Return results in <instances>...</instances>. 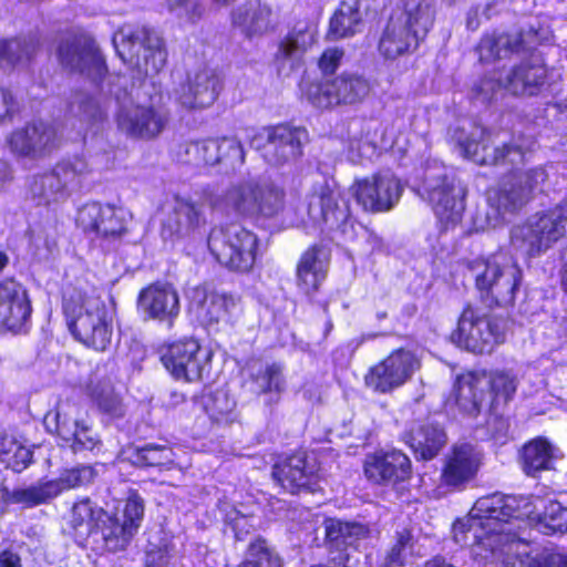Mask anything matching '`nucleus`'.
I'll return each instance as SVG.
<instances>
[{
  "instance_id": "f257e3e1",
  "label": "nucleus",
  "mask_w": 567,
  "mask_h": 567,
  "mask_svg": "<svg viewBox=\"0 0 567 567\" xmlns=\"http://www.w3.org/2000/svg\"><path fill=\"white\" fill-rule=\"evenodd\" d=\"M530 496L495 493L478 498L466 520L453 525L454 540L472 545L476 555L488 558L497 551H505L503 567H567V556L548 550H527V546L515 542L504 525L512 518L537 519L545 534L567 532V508L559 502L550 501L540 514Z\"/></svg>"
},
{
  "instance_id": "f03ea898",
  "label": "nucleus",
  "mask_w": 567,
  "mask_h": 567,
  "mask_svg": "<svg viewBox=\"0 0 567 567\" xmlns=\"http://www.w3.org/2000/svg\"><path fill=\"white\" fill-rule=\"evenodd\" d=\"M467 268L486 307L508 308L514 305L523 281V270L515 261L503 252H496L470 260Z\"/></svg>"
},
{
  "instance_id": "7ed1b4c3",
  "label": "nucleus",
  "mask_w": 567,
  "mask_h": 567,
  "mask_svg": "<svg viewBox=\"0 0 567 567\" xmlns=\"http://www.w3.org/2000/svg\"><path fill=\"white\" fill-rule=\"evenodd\" d=\"M113 44L140 82L158 74L166 64L167 52L163 39L147 27L124 25L114 34Z\"/></svg>"
},
{
  "instance_id": "20e7f679",
  "label": "nucleus",
  "mask_w": 567,
  "mask_h": 567,
  "mask_svg": "<svg viewBox=\"0 0 567 567\" xmlns=\"http://www.w3.org/2000/svg\"><path fill=\"white\" fill-rule=\"evenodd\" d=\"M63 309L69 329L76 340L96 351L106 350L113 329L100 298L74 292L64 296Z\"/></svg>"
},
{
  "instance_id": "39448f33",
  "label": "nucleus",
  "mask_w": 567,
  "mask_h": 567,
  "mask_svg": "<svg viewBox=\"0 0 567 567\" xmlns=\"http://www.w3.org/2000/svg\"><path fill=\"white\" fill-rule=\"evenodd\" d=\"M567 207L557 205L536 213L512 229L513 246L528 258H537L550 249L566 233Z\"/></svg>"
},
{
  "instance_id": "423d86ee",
  "label": "nucleus",
  "mask_w": 567,
  "mask_h": 567,
  "mask_svg": "<svg viewBox=\"0 0 567 567\" xmlns=\"http://www.w3.org/2000/svg\"><path fill=\"white\" fill-rule=\"evenodd\" d=\"M214 258L231 271L248 272L256 262L258 238L239 224L214 227L207 238Z\"/></svg>"
},
{
  "instance_id": "0eeeda50",
  "label": "nucleus",
  "mask_w": 567,
  "mask_h": 567,
  "mask_svg": "<svg viewBox=\"0 0 567 567\" xmlns=\"http://www.w3.org/2000/svg\"><path fill=\"white\" fill-rule=\"evenodd\" d=\"M432 22V9L422 3L391 18L379 42L381 54L386 59H396L411 53L426 35Z\"/></svg>"
},
{
  "instance_id": "6e6552de",
  "label": "nucleus",
  "mask_w": 567,
  "mask_h": 567,
  "mask_svg": "<svg viewBox=\"0 0 567 567\" xmlns=\"http://www.w3.org/2000/svg\"><path fill=\"white\" fill-rule=\"evenodd\" d=\"M453 138L460 146L463 155L478 165H520L527 161L534 142L513 138L509 143L489 150L487 134L484 127L475 125L468 134L464 128H457Z\"/></svg>"
},
{
  "instance_id": "1a4fd4ad",
  "label": "nucleus",
  "mask_w": 567,
  "mask_h": 567,
  "mask_svg": "<svg viewBox=\"0 0 567 567\" xmlns=\"http://www.w3.org/2000/svg\"><path fill=\"white\" fill-rule=\"evenodd\" d=\"M547 181L548 173L543 166L512 171L488 192V203L499 214L515 213L542 192Z\"/></svg>"
},
{
  "instance_id": "9d476101",
  "label": "nucleus",
  "mask_w": 567,
  "mask_h": 567,
  "mask_svg": "<svg viewBox=\"0 0 567 567\" xmlns=\"http://www.w3.org/2000/svg\"><path fill=\"white\" fill-rule=\"evenodd\" d=\"M507 321L499 317H478L472 306L464 308L452 341L473 353H489L505 341Z\"/></svg>"
},
{
  "instance_id": "9b49d317",
  "label": "nucleus",
  "mask_w": 567,
  "mask_h": 567,
  "mask_svg": "<svg viewBox=\"0 0 567 567\" xmlns=\"http://www.w3.org/2000/svg\"><path fill=\"white\" fill-rule=\"evenodd\" d=\"M370 91L371 84L363 75L343 72L334 78L308 84L305 95L316 107L330 109L338 105H357L364 101Z\"/></svg>"
},
{
  "instance_id": "f8f14e48",
  "label": "nucleus",
  "mask_w": 567,
  "mask_h": 567,
  "mask_svg": "<svg viewBox=\"0 0 567 567\" xmlns=\"http://www.w3.org/2000/svg\"><path fill=\"white\" fill-rule=\"evenodd\" d=\"M171 113L162 95L156 94L147 102L122 107L116 114L118 130L126 136L151 141L167 127Z\"/></svg>"
},
{
  "instance_id": "ddd939ff",
  "label": "nucleus",
  "mask_w": 567,
  "mask_h": 567,
  "mask_svg": "<svg viewBox=\"0 0 567 567\" xmlns=\"http://www.w3.org/2000/svg\"><path fill=\"white\" fill-rule=\"evenodd\" d=\"M306 141V130L280 124L260 128L251 137L250 144L261 152L269 164L280 166L296 161L302 154Z\"/></svg>"
},
{
  "instance_id": "4468645a",
  "label": "nucleus",
  "mask_w": 567,
  "mask_h": 567,
  "mask_svg": "<svg viewBox=\"0 0 567 567\" xmlns=\"http://www.w3.org/2000/svg\"><path fill=\"white\" fill-rule=\"evenodd\" d=\"M60 63L72 72L99 82L106 73V66L95 42L86 37H68L58 48Z\"/></svg>"
},
{
  "instance_id": "2eb2a0df",
  "label": "nucleus",
  "mask_w": 567,
  "mask_h": 567,
  "mask_svg": "<svg viewBox=\"0 0 567 567\" xmlns=\"http://www.w3.org/2000/svg\"><path fill=\"white\" fill-rule=\"evenodd\" d=\"M417 368L419 361L411 351L394 350L369 370L365 384L375 392L388 393L403 385Z\"/></svg>"
},
{
  "instance_id": "dca6fc26",
  "label": "nucleus",
  "mask_w": 567,
  "mask_h": 567,
  "mask_svg": "<svg viewBox=\"0 0 567 567\" xmlns=\"http://www.w3.org/2000/svg\"><path fill=\"white\" fill-rule=\"evenodd\" d=\"M161 360L171 374L188 382L202 379L208 357L202 351L195 339H184L168 344Z\"/></svg>"
},
{
  "instance_id": "f3484780",
  "label": "nucleus",
  "mask_w": 567,
  "mask_h": 567,
  "mask_svg": "<svg viewBox=\"0 0 567 567\" xmlns=\"http://www.w3.org/2000/svg\"><path fill=\"white\" fill-rule=\"evenodd\" d=\"M358 204L368 212H385L399 200L401 184L392 174H375L357 181L351 187Z\"/></svg>"
},
{
  "instance_id": "a211bd4d",
  "label": "nucleus",
  "mask_w": 567,
  "mask_h": 567,
  "mask_svg": "<svg viewBox=\"0 0 567 567\" xmlns=\"http://www.w3.org/2000/svg\"><path fill=\"white\" fill-rule=\"evenodd\" d=\"M308 215L317 225L339 228L347 223L350 210L340 193L327 182L316 184L308 195Z\"/></svg>"
},
{
  "instance_id": "6ab92c4d",
  "label": "nucleus",
  "mask_w": 567,
  "mask_h": 567,
  "mask_svg": "<svg viewBox=\"0 0 567 567\" xmlns=\"http://www.w3.org/2000/svg\"><path fill=\"white\" fill-rule=\"evenodd\" d=\"M11 151L20 156L40 158L58 146L55 128L42 121L27 124L8 138Z\"/></svg>"
},
{
  "instance_id": "aec40b11",
  "label": "nucleus",
  "mask_w": 567,
  "mask_h": 567,
  "mask_svg": "<svg viewBox=\"0 0 567 567\" xmlns=\"http://www.w3.org/2000/svg\"><path fill=\"white\" fill-rule=\"evenodd\" d=\"M272 478L290 494L312 492L317 484V466L305 453H297L272 466Z\"/></svg>"
},
{
  "instance_id": "412c9836",
  "label": "nucleus",
  "mask_w": 567,
  "mask_h": 567,
  "mask_svg": "<svg viewBox=\"0 0 567 567\" xmlns=\"http://www.w3.org/2000/svg\"><path fill=\"white\" fill-rule=\"evenodd\" d=\"M220 89L216 71L204 66L187 74L186 82L177 91V100L189 110L208 107L216 101Z\"/></svg>"
},
{
  "instance_id": "4be33fe9",
  "label": "nucleus",
  "mask_w": 567,
  "mask_h": 567,
  "mask_svg": "<svg viewBox=\"0 0 567 567\" xmlns=\"http://www.w3.org/2000/svg\"><path fill=\"white\" fill-rule=\"evenodd\" d=\"M205 224L203 204L176 197L172 210L162 224L161 236L165 241H175L192 236Z\"/></svg>"
},
{
  "instance_id": "5701e85b",
  "label": "nucleus",
  "mask_w": 567,
  "mask_h": 567,
  "mask_svg": "<svg viewBox=\"0 0 567 567\" xmlns=\"http://www.w3.org/2000/svg\"><path fill=\"white\" fill-rule=\"evenodd\" d=\"M411 473L410 458L399 450L370 454L364 461V475L374 484L395 485L409 480Z\"/></svg>"
},
{
  "instance_id": "b1692460",
  "label": "nucleus",
  "mask_w": 567,
  "mask_h": 567,
  "mask_svg": "<svg viewBox=\"0 0 567 567\" xmlns=\"http://www.w3.org/2000/svg\"><path fill=\"white\" fill-rule=\"evenodd\" d=\"M27 290L16 280L0 284V324L17 332L22 329L31 315Z\"/></svg>"
},
{
  "instance_id": "393cba45",
  "label": "nucleus",
  "mask_w": 567,
  "mask_h": 567,
  "mask_svg": "<svg viewBox=\"0 0 567 567\" xmlns=\"http://www.w3.org/2000/svg\"><path fill=\"white\" fill-rule=\"evenodd\" d=\"M536 34L529 30L527 32H492L482 37L476 47L478 59L482 63H492L497 60L507 59L514 53L532 47Z\"/></svg>"
},
{
  "instance_id": "a878e982",
  "label": "nucleus",
  "mask_w": 567,
  "mask_h": 567,
  "mask_svg": "<svg viewBox=\"0 0 567 567\" xmlns=\"http://www.w3.org/2000/svg\"><path fill=\"white\" fill-rule=\"evenodd\" d=\"M536 34L529 30L527 32H492L482 37L476 47L478 59L482 63H492L497 60L507 59L514 53L532 47Z\"/></svg>"
},
{
  "instance_id": "bb28decb",
  "label": "nucleus",
  "mask_w": 567,
  "mask_h": 567,
  "mask_svg": "<svg viewBox=\"0 0 567 567\" xmlns=\"http://www.w3.org/2000/svg\"><path fill=\"white\" fill-rule=\"evenodd\" d=\"M427 190L429 199L440 223L445 228L456 226L462 220L465 208L463 189L444 177L429 185Z\"/></svg>"
},
{
  "instance_id": "cd10ccee",
  "label": "nucleus",
  "mask_w": 567,
  "mask_h": 567,
  "mask_svg": "<svg viewBox=\"0 0 567 567\" xmlns=\"http://www.w3.org/2000/svg\"><path fill=\"white\" fill-rule=\"evenodd\" d=\"M138 308L145 318L172 326L179 313V298L172 286L151 285L140 292Z\"/></svg>"
},
{
  "instance_id": "c85d7f7f",
  "label": "nucleus",
  "mask_w": 567,
  "mask_h": 567,
  "mask_svg": "<svg viewBox=\"0 0 567 567\" xmlns=\"http://www.w3.org/2000/svg\"><path fill=\"white\" fill-rule=\"evenodd\" d=\"M480 465L481 454L472 444H455L446 455L441 481L446 486L458 487L475 476Z\"/></svg>"
},
{
  "instance_id": "c756f323",
  "label": "nucleus",
  "mask_w": 567,
  "mask_h": 567,
  "mask_svg": "<svg viewBox=\"0 0 567 567\" xmlns=\"http://www.w3.org/2000/svg\"><path fill=\"white\" fill-rule=\"evenodd\" d=\"M190 305L197 317L206 324L230 321L238 308L237 300L233 296L208 292L205 287H196L192 290Z\"/></svg>"
},
{
  "instance_id": "7c9ffc66",
  "label": "nucleus",
  "mask_w": 567,
  "mask_h": 567,
  "mask_svg": "<svg viewBox=\"0 0 567 567\" xmlns=\"http://www.w3.org/2000/svg\"><path fill=\"white\" fill-rule=\"evenodd\" d=\"M51 416L55 424L56 434L70 445L74 453L92 451L100 444L99 435L86 423L71 419L59 408L53 413L47 414V423Z\"/></svg>"
},
{
  "instance_id": "2f4dec72",
  "label": "nucleus",
  "mask_w": 567,
  "mask_h": 567,
  "mask_svg": "<svg viewBox=\"0 0 567 567\" xmlns=\"http://www.w3.org/2000/svg\"><path fill=\"white\" fill-rule=\"evenodd\" d=\"M547 71L537 60L522 62L515 65L504 78V90L517 96H532L538 93L545 83Z\"/></svg>"
},
{
  "instance_id": "473e14b6",
  "label": "nucleus",
  "mask_w": 567,
  "mask_h": 567,
  "mask_svg": "<svg viewBox=\"0 0 567 567\" xmlns=\"http://www.w3.org/2000/svg\"><path fill=\"white\" fill-rule=\"evenodd\" d=\"M485 386V374H462L456 379L447 402L455 404L461 413L475 417L481 412Z\"/></svg>"
},
{
  "instance_id": "72a5a7b5",
  "label": "nucleus",
  "mask_w": 567,
  "mask_h": 567,
  "mask_svg": "<svg viewBox=\"0 0 567 567\" xmlns=\"http://www.w3.org/2000/svg\"><path fill=\"white\" fill-rule=\"evenodd\" d=\"M403 439L415 456L425 461L434 458L447 443L444 429L434 422L414 425Z\"/></svg>"
},
{
  "instance_id": "f704fd0d",
  "label": "nucleus",
  "mask_w": 567,
  "mask_h": 567,
  "mask_svg": "<svg viewBox=\"0 0 567 567\" xmlns=\"http://www.w3.org/2000/svg\"><path fill=\"white\" fill-rule=\"evenodd\" d=\"M271 8L260 0H248L231 12L233 23L247 37L266 33L271 27Z\"/></svg>"
},
{
  "instance_id": "c9c22d12",
  "label": "nucleus",
  "mask_w": 567,
  "mask_h": 567,
  "mask_svg": "<svg viewBox=\"0 0 567 567\" xmlns=\"http://www.w3.org/2000/svg\"><path fill=\"white\" fill-rule=\"evenodd\" d=\"M363 28L360 3L357 0L341 1L330 19L328 37L331 40L349 38Z\"/></svg>"
},
{
  "instance_id": "e433bc0d",
  "label": "nucleus",
  "mask_w": 567,
  "mask_h": 567,
  "mask_svg": "<svg viewBox=\"0 0 567 567\" xmlns=\"http://www.w3.org/2000/svg\"><path fill=\"white\" fill-rule=\"evenodd\" d=\"M556 453L557 449L544 437L528 442L520 453L523 471L528 476H536L543 471L553 470L557 457Z\"/></svg>"
},
{
  "instance_id": "4c0bfd02",
  "label": "nucleus",
  "mask_w": 567,
  "mask_h": 567,
  "mask_svg": "<svg viewBox=\"0 0 567 567\" xmlns=\"http://www.w3.org/2000/svg\"><path fill=\"white\" fill-rule=\"evenodd\" d=\"M105 515V512L95 506L89 498L75 503L71 509L68 526L76 536L90 535Z\"/></svg>"
},
{
  "instance_id": "58836bf2",
  "label": "nucleus",
  "mask_w": 567,
  "mask_h": 567,
  "mask_svg": "<svg viewBox=\"0 0 567 567\" xmlns=\"http://www.w3.org/2000/svg\"><path fill=\"white\" fill-rule=\"evenodd\" d=\"M286 193L271 182H257L254 217L272 218L285 208Z\"/></svg>"
},
{
  "instance_id": "ea45409f",
  "label": "nucleus",
  "mask_w": 567,
  "mask_h": 567,
  "mask_svg": "<svg viewBox=\"0 0 567 567\" xmlns=\"http://www.w3.org/2000/svg\"><path fill=\"white\" fill-rule=\"evenodd\" d=\"M256 192V181H243L226 189L223 202L225 207L236 214L254 217Z\"/></svg>"
},
{
  "instance_id": "a19ab883",
  "label": "nucleus",
  "mask_w": 567,
  "mask_h": 567,
  "mask_svg": "<svg viewBox=\"0 0 567 567\" xmlns=\"http://www.w3.org/2000/svg\"><path fill=\"white\" fill-rule=\"evenodd\" d=\"M99 528L104 547L113 553L126 549L136 534L130 527H126L125 524L121 523L120 516H110L106 513L103 515Z\"/></svg>"
},
{
  "instance_id": "79ce46f5",
  "label": "nucleus",
  "mask_w": 567,
  "mask_h": 567,
  "mask_svg": "<svg viewBox=\"0 0 567 567\" xmlns=\"http://www.w3.org/2000/svg\"><path fill=\"white\" fill-rule=\"evenodd\" d=\"M368 529L361 524L346 523L336 519L326 522L327 540L334 546L338 551L344 553L341 548L353 546L357 540L367 537Z\"/></svg>"
},
{
  "instance_id": "37998d69",
  "label": "nucleus",
  "mask_w": 567,
  "mask_h": 567,
  "mask_svg": "<svg viewBox=\"0 0 567 567\" xmlns=\"http://www.w3.org/2000/svg\"><path fill=\"white\" fill-rule=\"evenodd\" d=\"M38 49L39 40L33 35L0 41V65H14L28 61Z\"/></svg>"
},
{
  "instance_id": "c03bdc74",
  "label": "nucleus",
  "mask_w": 567,
  "mask_h": 567,
  "mask_svg": "<svg viewBox=\"0 0 567 567\" xmlns=\"http://www.w3.org/2000/svg\"><path fill=\"white\" fill-rule=\"evenodd\" d=\"M315 42V32L307 25L295 28L286 39L280 43L276 53V60L284 62L286 60L298 59Z\"/></svg>"
},
{
  "instance_id": "a18cd8bd",
  "label": "nucleus",
  "mask_w": 567,
  "mask_h": 567,
  "mask_svg": "<svg viewBox=\"0 0 567 567\" xmlns=\"http://www.w3.org/2000/svg\"><path fill=\"white\" fill-rule=\"evenodd\" d=\"M72 112L84 123L95 125L106 118L105 106L92 94L76 91L71 100Z\"/></svg>"
},
{
  "instance_id": "49530a36",
  "label": "nucleus",
  "mask_w": 567,
  "mask_h": 567,
  "mask_svg": "<svg viewBox=\"0 0 567 567\" xmlns=\"http://www.w3.org/2000/svg\"><path fill=\"white\" fill-rule=\"evenodd\" d=\"M281 557L262 538L249 542L245 558L238 567H282Z\"/></svg>"
},
{
  "instance_id": "de8ad7c7",
  "label": "nucleus",
  "mask_w": 567,
  "mask_h": 567,
  "mask_svg": "<svg viewBox=\"0 0 567 567\" xmlns=\"http://www.w3.org/2000/svg\"><path fill=\"white\" fill-rule=\"evenodd\" d=\"M59 496V485L52 480L38 482L27 488L16 489L12 499L27 506H37Z\"/></svg>"
},
{
  "instance_id": "09e8293b",
  "label": "nucleus",
  "mask_w": 567,
  "mask_h": 567,
  "mask_svg": "<svg viewBox=\"0 0 567 567\" xmlns=\"http://www.w3.org/2000/svg\"><path fill=\"white\" fill-rule=\"evenodd\" d=\"M203 406L214 422L220 423L231 420L236 402L227 391L216 390L203 396Z\"/></svg>"
},
{
  "instance_id": "8fccbe9b",
  "label": "nucleus",
  "mask_w": 567,
  "mask_h": 567,
  "mask_svg": "<svg viewBox=\"0 0 567 567\" xmlns=\"http://www.w3.org/2000/svg\"><path fill=\"white\" fill-rule=\"evenodd\" d=\"M128 458L136 466H164L173 462V452L166 445L146 444L132 449Z\"/></svg>"
},
{
  "instance_id": "3c124183",
  "label": "nucleus",
  "mask_w": 567,
  "mask_h": 567,
  "mask_svg": "<svg viewBox=\"0 0 567 567\" xmlns=\"http://www.w3.org/2000/svg\"><path fill=\"white\" fill-rule=\"evenodd\" d=\"M30 192L39 205H48L63 198L64 192L54 172L37 176L30 185Z\"/></svg>"
},
{
  "instance_id": "603ef678",
  "label": "nucleus",
  "mask_w": 567,
  "mask_h": 567,
  "mask_svg": "<svg viewBox=\"0 0 567 567\" xmlns=\"http://www.w3.org/2000/svg\"><path fill=\"white\" fill-rule=\"evenodd\" d=\"M282 365L279 363L267 364L258 372L251 375L255 392L261 393H281L285 389V378Z\"/></svg>"
},
{
  "instance_id": "864d4df0",
  "label": "nucleus",
  "mask_w": 567,
  "mask_h": 567,
  "mask_svg": "<svg viewBox=\"0 0 567 567\" xmlns=\"http://www.w3.org/2000/svg\"><path fill=\"white\" fill-rule=\"evenodd\" d=\"M126 224L127 220L125 212L122 208H116L110 205V207L106 208L102 225H95V227L89 233H93L103 239L114 240L126 233Z\"/></svg>"
},
{
  "instance_id": "5fc2aeb1",
  "label": "nucleus",
  "mask_w": 567,
  "mask_h": 567,
  "mask_svg": "<svg viewBox=\"0 0 567 567\" xmlns=\"http://www.w3.org/2000/svg\"><path fill=\"white\" fill-rule=\"evenodd\" d=\"M53 172L65 192L68 188L80 186L82 178L90 173V167L83 158L76 157L59 163Z\"/></svg>"
},
{
  "instance_id": "6e6d98bb",
  "label": "nucleus",
  "mask_w": 567,
  "mask_h": 567,
  "mask_svg": "<svg viewBox=\"0 0 567 567\" xmlns=\"http://www.w3.org/2000/svg\"><path fill=\"white\" fill-rule=\"evenodd\" d=\"M413 548L414 537L412 530L409 528L396 530L393 536V544L384 558V567H402Z\"/></svg>"
},
{
  "instance_id": "4d7b16f0",
  "label": "nucleus",
  "mask_w": 567,
  "mask_h": 567,
  "mask_svg": "<svg viewBox=\"0 0 567 567\" xmlns=\"http://www.w3.org/2000/svg\"><path fill=\"white\" fill-rule=\"evenodd\" d=\"M145 567H177V555L167 539L150 540L146 547Z\"/></svg>"
},
{
  "instance_id": "13d9d810",
  "label": "nucleus",
  "mask_w": 567,
  "mask_h": 567,
  "mask_svg": "<svg viewBox=\"0 0 567 567\" xmlns=\"http://www.w3.org/2000/svg\"><path fill=\"white\" fill-rule=\"evenodd\" d=\"M486 385H489L495 398L507 402L512 399L517 389V378L507 371L492 372L488 380L485 378Z\"/></svg>"
},
{
  "instance_id": "bf43d9fd",
  "label": "nucleus",
  "mask_w": 567,
  "mask_h": 567,
  "mask_svg": "<svg viewBox=\"0 0 567 567\" xmlns=\"http://www.w3.org/2000/svg\"><path fill=\"white\" fill-rule=\"evenodd\" d=\"M329 266V251L323 246L315 245L300 257L297 271L327 272Z\"/></svg>"
},
{
  "instance_id": "052dcab7",
  "label": "nucleus",
  "mask_w": 567,
  "mask_h": 567,
  "mask_svg": "<svg viewBox=\"0 0 567 567\" xmlns=\"http://www.w3.org/2000/svg\"><path fill=\"white\" fill-rule=\"evenodd\" d=\"M109 207L110 205H102L96 202L84 204L78 212V227H80L84 233H89L95 227V225H102L106 208Z\"/></svg>"
},
{
  "instance_id": "680f3d73",
  "label": "nucleus",
  "mask_w": 567,
  "mask_h": 567,
  "mask_svg": "<svg viewBox=\"0 0 567 567\" xmlns=\"http://www.w3.org/2000/svg\"><path fill=\"white\" fill-rule=\"evenodd\" d=\"M94 477V470L91 466H78L64 471L59 478L52 480L59 485V495L70 488L89 483Z\"/></svg>"
},
{
  "instance_id": "e2e57ef3",
  "label": "nucleus",
  "mask_w": 567,
  "mask_h": 567,
  "mask_svg": "<svg viewBox=\"0 0 567 567\" xmlns=\"http://www.w3.org/2000/svg\"><path fill=\"white\" fill-rule=\"evenodd\" d=\"M144 517V501L138 495H131L124 506L123 514L120 517L121 523L125 524L126 527H130L134 533H137V529L141 526V523Z\"/></svg>"
},
{
  "instance_id": "0e129e2a",
  "label": "nucleus",
  "mask_w": 567,
  "mask_h": 567,
  "mask_svg": "<svg viewBox=\"0 0 567 567\" xmlns=\"http://www.w3.org/2000/svg\"><path fill=\"white\" fill-rule=\"evenodd\" d=\"M166 3L171 12L192 22L200 19L204 13V7L198 0H166Z\"/></svg>"
},
{
  "instance_id": "69168bd1",
  "label": "nucleus",
  "mask_w": 567,
  "mask_h": 567,
  "mask_svg": "<svg viewBox=\"0 0 567 567\" xmlns=\"http://www.w3.org/2000/svg\"><path fill=\"white\" fill-rule=\"evenodd\" d=\"M218 142H233L235 144V150H227L224 147L219 148V157L220 163L226 168L236 169L240 167L245 162V152L241 143L235 137H223L217 138Z\"/></svg>"
},
{
  "instance_id": "338daca9",
  "label": "nucleus",
  "mask_w": 567,
  "mask_h": 567,
  "mask_svg": "<svg viewBox=\"0 0 567 567\" xmlns=\"http://www.w3.org/2000/svg\"><path fill=\"white\" fill-rule=\"evenodd\" d=\"M224 147L234 151L233 142H218L217 138L200 141L202 165H218L220 163L219 148Z\"/></svg>"
},
{
  "instance_id": "774afa93",
  "label": "nucleus",
  "mask_w": 567,
  "mask_h": 567,
  "mask_svg": "<svg viewBox=\"0 0 567 567\" xmlns=\"http://www.w3.org/2000/svg\"><path fill=\"white\" fill-rule=\"evenodd\" d=\"M32 462V451L19 442L12 450V454L9 458H6V466L11 468L13 472L20 473L25 470Z\"/></svg>"
}]
</instances>
